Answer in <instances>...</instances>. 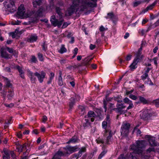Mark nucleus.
<instances>
[{"label":"nucleus","mask_w":159,"mask_h":159,"mask_svg":"<svg viewBox=\"0 0 159 159\" xmlns=\"http://www.w3.org/2000/svg\"><path fill=\"white\" fill-rule=\"evenodd\" d=\"M158 49V48L157 46L155 47L153 49L154 53H155L157 52V50Z\"/></svg>","instance_id":"obj_64"},{"label":"nucleus","mask_w":159,"mask_h":159,"mask_svg":"<svg viewBox=\"0 0 159 159\" xmlns=\"http://www.w3.org/2000/svg\"><path fill=\"white\" fill-rule=\"evenodd\" d=\"M114 15L112 13H109L107 14V16L106 17V18H110L111 20H113L114 17Z\"/></svg>","instance_id":"obj_31"},{"label":"nucleus","mask_w":159,"mask_h":159,"mask_svg":"<svg viewBox=\"0 0 159 159\" xmlns=\"http://www.w3.org/2000/svg\"><path fill=\"white\" fill-rule=\"evenodd\" d=\"M135 58L134 59H138V61H139V58H142L143 57V55H141V52L140 51H138L137 53L135 55Z\"/></svg>","instance_id":"obj_28"},{"label":"nucleus","mask_w":159,"mask_h":159,"mask_svg":"<svg viewBox=\"0 0 159 159\" xmlns=\"http://www.w3.org/2000/svg\"><path fill=\"white\" fill-rule=\"evenodd\" d=\"M7 95L8 99L9 100H11L12 99L14 96V92L12 90H8Z\"/></svg>","instance_id":"obj_23"},{"label":"nucleus","mask_w":159,"mask_h":159,"mask_svg":"<svg viewBox=\"0 0 159 159\" xmlns=\"http://www.w3.org/2000/svg\"><path fill=\"white\" fill-rule=\"evenodd\" d=\"M78 51V49L77 48H75L74 50V54H75V55H77Z\"/></svg>","instance_id":"obj_60"},{"label":"nucleus","mask_w":159,"mask_h":159,"mask_svg":"<svg viewBox=\"0 0 159 159\" xmlns=\"http://www.w3.org/2000/svg\"><path fill=\"white\" fill-rule=\"evenodd\" d=\"M145 137L148 139L150 145L152 146H157L158 144L155 141V138L149 135H146Z\"/></svg>","instance_id":"obj_10"},{"label":"nucleus","mask_w":159,"mask_h":159,"mask_svg":"<svg viewBox=\"0 0 159 159\" xmlns=\"http://www.w3.org/2000/svg\"><path fill=\"white\" fill-rule=\"evenodd\" d=\"M129 105L127 107V110H129V109H131L134 107V105L132 103V102H131L130 103H129Z\"/></svg>","instance_id":"obj_48"},{"label":"nucleus","mask_w":159,"mask_h":159,"mask_svg":"<svg viewBox=\"0 0 159 159\" xmlns=\"http://www.w3.org/2000/svg\"><path fill=\"white\" fill-rule=\"evenodd\" d=\"M66 51L67 50L65 47L64 45H61V48L58 51L61 54L66 52Z\"/></svg>","instance_id":"obj_27"},{"label":"nucleus","mask_w":159,"mask_h":159,"mask_svg":"<svg viewBox=\"0 0 159 159\" xmlns=\"http://www.w3.org/2000/svg\"><path fill=\"white\" fill-rule=\"evenodd\" d=\"M80 152H79L77 154H74L73 155V158H76V159H78L79 157H80L81 156L80 154Z\"/></svg>","instance_id":"obj_36"},{"label":"nucleus","mask_w":159,"mask_h":159,"mask_svg":"<svg viewBox=\"0 0 159 159\" xmlns=\"http://www.w3.org/2000/svg\"><path fill=\"white\" fill-rule=\"evenodd\" d=\"M86 151V148L85 147H83L82 148L80 149V151H79V152H80V154L81 155H82V152H84Z\"/></svg>","instance_id":"obj_46"},{"label":"nucleus","mask_w":159,"mask_h":159,"mask_svg":"<svg viewBox=\"0 0 159 159\" xmlns=\"http://www.w3.org/2000/svg\"><path fill=\"white\" fill-rule=\"evenodd\" d=\"M129 97L131 99L134 100H136L137 99V97L135 95H133V94L130 95L129 96Z\"/></svg>","instance_id":"obj_44"},{"label":"nucleus","mask_w":159,"mask_h":159,"mask_svg":"<svg viewBox=\"0 0 159 159\" xmlns=\"http://www.w3.org/2000/svg\"><path fill=\"white\" fill-rule=\"evenodd\" d=\"M71 101H72L70 103L69 106L70 108H72L75 103V100L73 98H71Z\"/></svg>","instance_id":"obj_40"},{"label":"nucleus","mask_w":159,"mask_h":159,"mask_svg":"<svg viewBox=\"0 0 159 159\" xmlns=\"http://www.w3.org/2000/svg\"><path fill=\"white\" fill-rule=\"evenodd\" d=\"M143 2V1H137L133 3V6L134 7H136L138 5L140 4Z\"/></svg>","instance_id":"obj_34"},{"label":"nucleus","mask_w":159,"mask_h":159,"mask_svg":"<svg viewBox=\"0 0 159 159\" xmlns=\"http://www.w3.org/2000/svg\"><path fill=\"white\" fill-rule=\"evenodd\" d=\"M10 153L11 155V157L14 158L16 157V155H15L14 152L13 151L10 152Z\"/></svg>","instance_id":"obj_54"},{"label":"nucleus","mask_w":159,"mask_h":159,"mask_svg":"<svg viewBox=\"0 0 159 159\" xmlns=\"http://www.w3.org/2000/svg\"><path fill=\"white\" fill-rule=\"evenodd\" d=\"M4 70L8 72H10L11 71V69L9 67H6L4 69Z\"/></svg>","instance_id":"obj_63"},{"label":"nucleus","mask_w":159,"mask_h":159,"mask_svg":"<svg viewBox=\"0 0 159 159\" xmlns=\"http://www.w3.org/2000/svg\"><path fill=\"white\" fill-rule=\"evenodd\" d=\"M34 75L36 76L40 83H42L46 75V73L43 71H41V74L38 72H35L34 73Z\"/></svg>","instance_id":"obj_9"},{"label":"nucleus","mask_w":159,"mask_h":159,"mask_svg":"<svg viewBox=\"0 0 159 159\" xmlns=\"http://www.w3.org/2000/svg\"><path fill=\"white\" fill-rule=\"evenodd\" d=\"M78 139L76 136H74L72 137L67 143V144H69L71 143H76L78 142Z\"/></svg>","instance_id":"obj_19"},{"label":"nucleus","mask_w":159,"mask_h":159,"mask_svg":"<svg viewBox=\"0 0 159 159\" xmlns=\"http://www.w3.org/2000/svg\"><path fill=\"white\" fill-rule=\"evenodd\" d=\"M38 57L39 60L41 61H43V55L40 53H39L38 54Z\"/></svg>","instance_id":"obj_39"},{"label":"nucleus","mask_w":159,"mask_h":159,"mask_svg":"<svg viewBox=\"0 0 159 159\" xmlns=\"http://www.w3.org/2000/svg\"><path fill=\"white\" fill-rule=\"evenodd\" d=\"M33 14V12L32 11H29L27 12V16L28 17H30Z\"/></svg>","instance_id":"obj_52"},{"label":"nucleus","mask_w":159,"mask_h":159,"mask_svg":"<svg viewBox=\"0 0 159 159\" xmlns=\"http://www.w3.org/2000/svg\"><path fill=\"white\" fill-rule=\"evenodd\" d=\"M99 30L101 32L104 31L106 30V29L103 26H101L100 27Z\"/></svg>","instance_id":"obj_57"},{"label":"nucleus","mask_w":159,"mask_h":159,"mask_svg":"<svg viewBox=\"0 0 159 159\" xmlns=\"http://www.w3.org/2000/svg\"><path fill=\"white\" fill-rule=\"evenodd\" d=\"M130 126V125L128 123H126L123 124L120 130L121 135L122 136L125 137L128 135Z\"/></svg>","instance_id":"obj_4"},{"label":"nucleus","mask_w":159,"mask_h":159,"mask_svg":"<svg viewBox=\"0 0 159 159\" xmlns=\"http://www.w3.org/2000/svg\"><path fill=\"white\" fill-rule=\"evenodd\" d=\"M110 116L107 115L106 118V121H104L102 122V126L103 128L104 129H106L107 127V125L110 124Z\"/></svg>","instance_id":"obj_14"},{"label":"nucleus","mask_w":159,"mask_h":159,"mask_svg":"<svg viewBox=\"0 0 159 159\" xmlns=\"http://www.w3.org/2000/svg\"><path fill=\"white\" fill-rule=\"evenodd\" d=\"M154 148H149L147 150V152L148 153H150L151 151H154Z\"/></svg>","instance_id":"obj_49"},{"label":"nucleus","mask_w":159,"mask_h":159,"mask_svg":"<svg viewBox=\"0 0 159 159\" xmlns=\"http://www.w3.org/2000/svg\"><path fill=\"white\" fill-rule=\"evenodd\" d=\"M148 76V74H147V73H144L143 75L141 76V78L142 80H144L147 79Z\"/></svg>","instance_id":"obj_38"},{"label":"nucleus","mask_w":159,"mask_h":159,"mask_svg":"<svg viewBox=\"0 0 159 159\" xmlns=\"http://www.w3.org/2000/svg\"><path fill=\"white\" fill-rule=\"evenodd\" d=\"M123 101L125 103L129 104L131 103L132 101L129 100V98H125L123 99Z\"/></svg>","instance_id":"obj_41"},{"label":"nucleus","mask_w":159,"mask_h":159,"mask_svg":"<svg viewBox=\"0 0 159 159\" xmlns=\"http://www.w3.org/2000/svg\"><path fill=\"white\" fill-rule=\"evenodd\" d=\"M97 142L98 143H104V142L102 139H96Z\"/></svg>","instance_id":"obj_47"},{"label":"nucleus","mask_w":159,"mask_h":159,"mask_svg":"<svg viewBox=\"0 0 159 159\" xmlns=\"http://www.w3.org/2000/svg\"><path fill=\"white\" fill-rule=\"evenodd\" d=\"M42 2L41 0H34L33 2V4L34 7H37V6H39Z\"/></svg>","instance_id":"obj_26"},{"label":"nucleus","mask_w":159,"mask_h":159,"mask_svg":"<svg viewBox=\"0 0 159 159\" xmlns=\"http://www.w3.org/2000/svg\"><path fill=\"white\" fill-rule=\"evenodd\" d=\"M6 85L7 87H11L12 86L11 84L10 83L9 81H7Z\"/></svg>","instance_id":"obj_56"},{"label":"nucleus","mask_w":159,"mask_h":159,"mask_svg":"<svg viewBox=\"0 0 159 159\" xmlns=\"http://www.w3.org/2000/svg\"><path fill=\"white\" fill-rule=\"evenodd\" d=\"M89 7H94V4L89 0H73L72 5L67 10L68 13L71 16L75 12L86 10Z\"/></svg>","instance_id":"obj_1"},{"label":"nucleus","mask_w":159,"mask_h":159,"mask_svg":"<svg viewBox=\"0 0 159 159\" xmlns=\"http://www.w3.org/2000/svg\"><path fill=\"white\" fill-rule=\"evenodd\" d=\"M43 11V9L41 8L39 9L36 12L37 16H42V14Z\"/></svg>","instance_id":"obj_35"},{"label":"nucleus","mask_w":159,"mask_h":159,"mask_svg":"<svg viewBox=\"0 0 159 159\" xmlns=\"http://www.w3.org/2000/svg\"><path fill=\"white\" fill-rule=\"evenodd\" d=\"M38 39V36L35 34H33L31 35L30 38L27 39L28 42L32 43L36 41Z\"/></svg>","instance_id":"obj_16"},{"label":"nucleus","mask_w":159,"mask_h":159,"mask_svg":"<svg viewBox=\"0 0 159 159\" xmlns=\"http://www.w3.org/2000/svg\"><path fill=\"white\" fill-rule=\"evenodd\" d=\"M6 49L8 51L11 53H12L13 52V49L12 48H10L9 47H7Z\"/></svg>","instance_id":"obj_51"},{"label":"nucleus","mask_w":159,"mask_h":159,"mask_svg":"<svg viewBox=\"0 0 159 159\" xmlns=\"http://www.w3.org/2000/svg\"><path fill=\"white\" fill-rule=\"evenodd\" d=\"M64 21L63 17H60L57 16V18L55 16H51L50 19V21L52 24L54 26H57L58 27H60Z\"/></svg>","instance_id":"obj_3"},{"label":"nucleus","mask_w":159,"mask_h":159,"mask_svg":"<svg viewBox=\"0 0 159 159\" xmlns=\"http://www.w3.org/2000/svg\"><path fill=\"white\" fill-rule=\"evenodd\" d=\"M31 61L33 62L36 63L37 61V60L36 58L34 56H32Z\"/></svg>","instance_id":"obj_42"},{"label":"nucleus","mask_w":159,"mask_h":159,"mask_svg":"<svg viewBox=\"0 0 159 159\" xmlns=\"http://www.w3.org/2000/svg\"><path fill=\"white\" fill-rule=\"evenodd\" d=\"M56 11L57 13L58 14V17H63L62 16V14L61 11V10L59 7H57L56 8Z\"/></svg>","instance_id":"obj_29"},{"label":"nucleus","mask_w":159,"mask_h":159,"mask_svg":"<svg viewBox=\"0 0 159 159\" xmlns=\"http://www.w3.org/2000/svg\"><path fill=\"white\" fill-rule=\"evenodd\" d=\"M58 84L59 86H61L63 85L62 78H58Z\"/></svg>","instance_id":"obj_37"},{"label":"nucleus","mask_w":159,"mask_h":159,"mask_svg":"<svg viewBox=\"0 0 159 159\" xmlns=\"http://www.w3.org/2000/svg\"><path fill=\"white\" fill-rule=\"evenodd\" d=\"M69 24H67V23L65 22L63 23V24L62 26V28H65L67 27V26Z\"/></svg>","instance_id":"obj_59"},{"label":"nucleus","mask_w":159,"mask_h":159,"mask_svg":"<svg viewBox=\"0 0 159 159\" xmlns=\"http://www.w3.org/2000/svg\"><path fill=\"white\" fill-rule=\"evenodd\" d=\"M27 74L30 78V80L32 82H34L36 80V78L34 77V75L33 73L29 69L27 70Z\"/></svg>","instance_id":"obj_13"},{"label":"nucleus","mask_w":159,"mask_h":159,"mask_svg":"<svg viewBox=\"0 0 159 159\" xmlns=\"http://www.w3.org/2000/svg\"><path fill=\"white\" fill-rule=\"evenodd\" d=\"M96 47V45H93L91 44L90 46V48L91 50H93Z\"/></svg>","instance_id":"obj_58"},{"label":"nucleus","mask_w":159,"mask_h":159,"mask_svg":"<svg viewBox=\"0 0 159 159\" xmlns=\"http://www.w3.org/2000/svg\"><path fill=\"white\" fill-rule=\"evenodd\" d=\"M1 93L3 95V98H5L6 95L7 94V92L3 90L1 92Z\"/></svg>","instance_id":"obj_53"},{"label":"nucleus","mask_w":159,"mask_h":159,"mask_svg":"<svg viewBox=\"0 0 159 159\" xmlns=\"http://www.w3.org/2000/svg\"><path fill=\"white\" fill-rule=\"evenodd\" d=\"M113 138L112 137V134L111 132H110L109 134V135L107 137V139L106 141V143L107 144H110V142H112Z\"/></svg>","instance_id":"obj_21"},{"label":"nucleus","mask_w":159,"mask_h":159,"mask_svg":"<svg viewBox=\"0 0 159 159\" xmlns=\"http://www.w3.org/2000/svg\"><path fill=\"white\" fill-rule=\"evenodd\" d=\"M95 114L94 112L92 111H90L88 112V114L85 116V118H89L92 122L94 120L93 117L95 116Z\"/></svg>","instance_id":"obj_12"},{"label":"nucleus","mask_w":159,"mask_h":159,"mask_svg":"<svg viewBox=\"0 0 159 159\" xmlns=\"http://www.w3.org/2000/svg\"><path fill=\"white\" fill-rule=\"evenodd\" d=\"M4 105L7 107H13L14 106V105L12 103H11L10 104H7V103H4Z\"/></svg>","instance_id":"obj_45"},{"label":"nucleus","mask_w":159,"mask_h":159,"mask_svg":"<svg viewBox=\"0 0 159 159\" xmlns=\"http://www.w3.org/2000/svg\"><path fill=\"white\" fill-rule=\"evenodd\" d=\"M54 74L53 72H51L50 73V75L49 78L52 79L54 76Z\"/></svg>","instance_id":"obj_61"},{"label":"nucleus","mask_w":159,"mask_h":159,"mask_svg":"<svg viewBox=\"0 0 159 159\" xmlns=\"http://www.w3.org/2000/svg\"><path fill=\"white\" fill-rule=\"evenodd\" d=\"M64 149V152L66 154H70L73 152L77 151L80 149L77 146L74 147L67 146L63 148Z\"/></svg>","instance_id":"obj_7"},{"label":"nucleus","mask_w":159,"mask_h":159,"mask_svg":"<svg viewBox=\"0 0 159 159\" xmlns=\"http://www.w3.org/2000/svg\"><path fill=\"white\" fill-rule=\"evenodd\" d=\"M91 60V59H89L88 58H85L84 60V61H85V65L87 64L88 63V62Z\"/></svg>","instance_id":"obj_62"},{"label":"nucleus","mask_w":159,"mask_h":159,"mask_svg":"<svg viewBox=\"0 0 159 159\" xmlns=\"http://www.w3.org/2000/svg\"><path fill=\"white\" fill-rule=\"evenodd\" d=\"M157 2L156 1H155L152 4L149 6H148L145 9L143 10L142 11V13H145V12L149 10H152L153 8L155 5L157 4Z\"/></svg>","instance_id":"obj_15"},{"label":"nucleus","mask_w":159,"mask_h":159,"mask_svg":"<svg viewBox=\"0 0 159 159\" xmlns=\"http://www.w3.org/2000/svg\"><path fill=\"white\" fill-rule=\"evenodd\" d=\"M23 149H26V147L25 144L23 145H19L16 146V149L18 152H22Z\"/></svg>","instance_id":"obj_18"},{"label":"nucleus","mask_w":159,"mask_h":159,"mask_svg":"<svg viewBox=\"0 0 159 159\" xmlns=\"http://www.w3.org/2000/svg\"><path fill=\"white\" fill-rule=\"evenodd\" d=\"M138 59H134L133 63L129 66V67L131 70L135 69L137 67V65L138 62Z\"/></svg>","instance_id":"obj_20"},{"label":"nucleus","mask_w":159,"mask_h":159,"mask_svg":"<svg viewBox=\"0 0 159 159\" xmlns=\"http://www.w3.org/2000/svg\"><path fill=\"white\" fill-rule=\"evenodd\" d=\"M132 57V55L130 54H129L127 55L125 59L127 61H129L131 60Z\"/></svg>","instance_id":"obj_50"},{"label":"nucleus","mask_w":159,"mask_h":159,"mask_svg":"<svg viewBox=\"0 0 159 159\" xmlns=\"http://www.w3.org/2000/svg\"><path fill=\"white\" fill-rule=\"evenodd\" d=\"M138 97L139 98V101L136 102L137 103L141 102L143 104H145L148 103L147 101L144 98L140 96H139Z\"/></svg>","instance_id":"obj_25"},{"label":"nucleus","mask_w":159,"mask_h":159,"mask_svg":"<svg viewBox=\"0 0 159 159\" xmlns=\"http://www.w3.org/2000/svg\"><path fill=\"white\" fill-rule=\"evenodd\" d=\"M65 154H66L64 153V151L63 152H62L59 150L55 154L53 157V158H57L59 157L63 156L65 155Z\"/></svg>","instance_id":"obj_22"},{"label":"nucleus","mask_w":159,"mask_h":159,"mask_svg":"<svg viewBox=\"0 0 159 159\" xmlns=\"http://www.w3.org/2000/svg\"><path fill=\"white\" fill-rule=\"evenodd\" d=\"M153 102L155 104L156 106L159 107V99H157L154 101Z\"/></svg>","instance_id":"obj_43"},{"label":"nucleus","mask_w":159,"mask_h":159,"mask_svg":"<svg viewBox=\"0 0 159 159\" xmlns=\"http://www.w3.org/2000/svg\"><path fill=\"white\" fill-rule=\"evenodd\" d=\"M18 10L17 14L19 15L22 16L24 15L25 11L23 4H21L19 7Z\"/></svg>","instance_id":"obj_11"},{"label":"nucleus","mask_w":159,"mask_h":159,"mask_svg":"<svg viewBox=\"0 0 159 159\" xmlns=\"http://www.w3.org/2000/svg\"><path fill=\"white\" fill-rule=\"evenodd\" d=\"M151 115V112L147 109H144L140 115L141 118L143 119H146L150 117Z\"/></svg>","instance_id":"obj_8"},{"label":"nucleus","mask_w":159,"mask_h":159,"mask_svg":"<svg viewBox=\"0 0 159 159\" xmlns=\"http://www.w3.org/2000/svg\"><path fill=\"white\" fill-rule=\"evenodd\" d=\"M2 158L3 159H10V156H6L5 155H3Z\"/></svg>","instance_id":"obj_55"},{"label":"nucleus","mask_w":159,"mask_h":159,"mask_svg":"<svg viewBox=\"0 0 159 159\" xmlns=\"http://www.w3.org/2000/svg\"><path fill=\"white\" fill-rule=\"evenodd\" d=\"M1 56L2 57L5 58H10V55L8 54V53L6 51H4L3 50H2L1 52Z\"/></svg>","instance_id":"obj_24"},{"label":"nucleus","mask_w":159,"mask_h":159,"mask_svg":"<svg viewBox=\"0 0 159 159\" xmlns=\"http://www.w3.org/2000/svg\"><path fill=\"white\" fill-rule=\"evenodd\" d=\"M145 142L143 140L137 141L135 143L131 146L130 149L134 151L132 153H128L126 156V159H137L134 155V153L138 154L143 157V148L145 146Z\"/></svg>","instance_id":"obj_2"},{"label":"nucleus","mask_w":159,"mask_h":159,"mask_svg":"<svg viewBox=\"0 0 159 159\" xmlns=\"http://www.w3.org/2000/svg\"><path fill=\"white\" fill-rule=\"evenodd\" d=\"M16 68L18 70L19 73V75L20 77L24 79L25 78L24 72L22 70V67L19 66H16Z\"/></svg>","instance_id":"obj_17"},{"label":"nucleus","mask_w":159,"mask_h":159,"mask_svg":"<svg viewBox=\"0 0 159 159\" xmlns=\"http://www.w3.org/2000/svg\"><path fill=\"white\" fill-rule=\"evenodd\" d=\"M4 4L11 12H13L16 11V7L15 5L13 0H9L8 2H6Z\"/></svg>","instance_id":"obj_5"},{"label":"nucleus","mask_w":159,"mask_h":159,"mask_svg":"<svg viewBox=\"0 0 159 159\" xmlns=\"http://www.w3.org/2000/svg\"><path fill=\"white\" fill-rule=\"evenodd\" d=\"M3 152L4 153L3 155H5L6 156H10V153L11 151H9L6 148H4L3 150Z\"/></svg>","instance_id":"obj_30"},{"label":"nucleus","mask_w":159,"mask_h":159,"mask_svg":"<svg viewBox=\"0 0 159 159\" xmlns=\"http://www.w3.org/2000/svg\"><path fill=\"white\" fill-rule=\"evenodd\" d=\"M90 119L89 118H86L85 119V122L84 124V126H87L90 125V123L89 122V120Z\"/></svg>","instance_id":"obj_33"},{"label":"nucleus","mask_w":159,"mask_h":159,"mask_svg":"<svg viewBox=\"0 0 159 159\" xmlns=\"http://www.w3.org/2000/svg\"><path fill=\"white\" fill-rule=\"evenodd\" d=\"M125 107L126 106L124 105V103H117L116 105V108H114L112 110L116 111L120 114H124L126 111L124 110Z\"/></svg>","instance_id":"obj_6"},{"label":"nucleus","mask_w":159,"mask_h":159,"mask_svg":"<svg viewBox=\"0 0 159 159\" xmlns=\"http://www.w3.org/2000/svg\"><path fill=\"white\" fill-rule=\"evenodd\" d=\"M107 151H106L104 150L99 155L98 159H101L102 157L106 154Z\"/></svg>","instance_id":"obj_32"}]
</instances>
